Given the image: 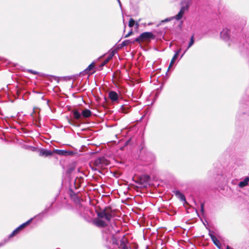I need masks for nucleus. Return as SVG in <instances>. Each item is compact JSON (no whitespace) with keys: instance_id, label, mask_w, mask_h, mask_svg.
I'll return each mask as SVG.
<instances>
[{"instance_id":"f257e3e1","label":"nucleus","mask_w":249,"mask_h":249,"mask_svg":"<svg viewBox=\"0 0 249 249\" xmlns=\"http://www.w3.org/2000/svg\"><path fill=\"white\" fill-rule=\"evenodd\" d=\"M190 1L191 0H184L182 1L181 4L182 5V6L181 7L178 14L175 17H173L174 18L177 20H179L182 18L185 11L188 9Z\"/></svg>"},{"instance_id":"f03ea898","label":"nucleus","mask_w":249,"mask_h":249,"mask_svg":"<svg viewBox=\"0 0 249 249\" xmlns=\"http://www.w3.org/2000/svg\"><path fill=\"white\" fill-rule=\"evenodd\" d=\"M154 36L151 32H144L141 34L138 37H137L135 41L138 43L141 42L149 40L150 39H154Z\"/></svg>"},{"instance_id":"7ed1b4c3","label":"nucleus","mask_w":249,"mask_h":249,"mask_svg":"<svg viewBox=\"0 0 249 249\" xmlns=\"http://www.w3.org/2000/svg\"><path fill=\"white\" fill-rule=\"evenodd\" d=\"M94 165L98 168H104L109 164V161L104 157H99L94 161Z\"/></svg>"},{"instance_id":"20e7f679","label":"nucleus","mask_w":249,"mask_h":249,"mask_svg":"<svg viewBox=\"0 0 249 249\" xmlns=\"http://www.w3.org/2000/svg\"><path fill=\"white\" fill-rule=\"evenodd\" d=\"M98 216L100 218L105 219L107 222H110L112 217V214L110 213L103 211L98 213Z\"/></svg>"},{"instance_id":"39448f33","label":"nucleus","mask_w":249,"mask_h":249,"mask_svg":"<svg viewBox=\"0 0 249 249\" xmlns=\"http://www.w3.org/2000/svg\"><path fill=\"white\" fill-rule=\"evenodd\" d=\"M230 31L227 28H224L220 33L221 38L226 41L230 39Z\"/></svg>"},{"instance_id":"423d86ee","label":"nucleus","mask_w":249,"mask_h":249,"mask_svg":"<svg viewBox=\"0 0 249 249\" xmlns=\"http://www.w3.org/2000/svg\"><path fill=\"white\" fill-rule=\"evenodd\" d=\"M32 219H30L28 221L26 222L25 223L21 224L20 226H19L18 227L17 229H16L12 233L10 234L9 237H12L13 236H14L16 234H17L18 231L21 230V229L23 228L25 226L29 224L30 222L32 221Z\"/></svg>"},{"instance_id":"0eeeda50","label":"nucleus","mask_w":249,"mask_h":249,"mask_svg":"<svg viewBox=\"0 0 249 249\" xmlns=\"http://www.w3.org/2000/svg\"><path fill=\"white\" fill-rule=\"evenodd\" d=\"M101 219V218H99L94 220V224L98 227H104L107 226L106 222Z\"/></svg>"},{"instance_id":"6e6552de","label":"nucleus","mask_w":249,"mask_h":249,"mask_svg":"<svg viewBox=\"0 0 249 249\" xmlns=\"http://www.w3.org/2000/svg\"><path fill=\"white\" fill-rule=\"evenodd\" d=\"M109 98L113 102L117 101L118 99V94L114 91H111L108 93Z\"/></svg>"},{"instance_id":"1a4fd4ad","label":"nucleus","mask_w":249,"mask_h":249,"mask_svg":"<svg viewBox=\"0 0 249 249\" xmlns=\"http://www.w3.org/2000/svg\"><path fill=\"white\" fill-rule=\"evenodd\" d=\"M52 152L46 149H41L39 152V155L44 157H48L52 155Z\"/></svg>"},{"instance_id":"9d476101","label":"nucleus","mask_w":249,"mask_h":249,"mask_svg":"<svg viewBox=\"0 0 249 249\" xmlns=\"http://www.w3.org/2000/svg\"><path fill=\"white\" fill-rule=\"evenodd\" d=\"M249 181V177H246L244 179V180L241 181L239 182L238 186L240 188L244 187L246 186L247 185H248Z\"/></svg>"},{"instance_id":"9b49d317","label":"nucleus","mask_w":249,"mask_h":249,"mask_svg":"<svg viewBox=\"0 0 249 249\" xmlns=\"http://www.w3.org/2000/svg\"><path fill=\"white\" fill-rule=\"evenodd\" d=\"M210 237H211V239L212 240L213 243H214V244L216 247L220 248V242L218 241V240L217 239V238L214 235H213V234H211Z\"/></svg>"},{"instance_id":"f8f14e48","label":"nucleus","mask_w":249,"mask_h":249,"mask_svg":"<svg viewBox=\"0 0 249 249\" xmlns=\"http://www.w3.org/2000/svg\"><path fill=\"white\" fill-rule=\"evenodd\" d=\"M82 116L84 118H88L91 115V112L90 110L86 109L82 111Z\"/></svg>"},{"instance_id":"ddd939ff","label":"nucleus","mask_w":249,"mask_h":249,"mask_svg":"<svg viewBox=\"0 0 249 249\" xmlns=\"http://www.w3.org/2000/svg\"><path fill=\"white\" fill-rule=\"evenodd\" d=\"M72 112H73L74 118L75 119L78 120L81 117V116H82L81 113L80 112H79L77 110H74L72 111Z\"/></svg>"},{"instance_id":"4468645a","label":"nucleus","mask_w":249,"mask_h":249,"mask_svg":"<svg viewBox=\"0 0 249 249\" xmlns=\"http://www.w3.org/2000/svg\"><path fill=\"white\" fill-rule=\"evenodd\" d=\"M194 43V35H193L191 37L190 41L188 44L187 49L184 51V53L181 55V57L184 55V54L186 53V52L187 51V50L193 45Z\"/></svg>"},{"instance_id":"2eb2a0df","label":"nucleus","mask_w":249,"mask_h":249,"mask_svg":"<svg viewBox=\"0 0 249 249\" xmlns=\"http://www.w3.org/2000/svg\"><path fill=\"white\" fill-rule=\"evenodd\" d=\"M56 153L60 155H67L70 154V152L66 150H57Z\"/></svg>"},{"instance_id":"dca6fc26","label":"nucleus","mask_w":249,"mask_h":249,"mask_svg":"<svg viewBox=\"0 0 249 249\" xmlns=\"http://www.w3.org/2000/svg\"><path fill=\"white\" fill-rule=\"evenodd\" d=\"M136 41L135 40L131 41V40H125L122 42L121 46L124 47L127 45L129 43H134Z\"/></svg>"},{"instance_id":"f3484780","label":"nucleus","mask_w":249,"mask_h":249,"mask_svg":"<svg viewBox=\"0 0 249 249\" xmlns=\"http://www.w3.org/2000/svg\"><path fill=\"white\" fill-rule=\"evenodd\" d=\"M176 195L178 196L181 201H185V197L182 193L179 191H177Z\"/></svg>"},{"instance_id":"a211bd4d","label":"nucleus","mask_w":249,"mask_h":249,"mask_svg":"<svg viewBox=\"0 0 249 249\" xmlns=\"http://www.w3.org/2000/svg\"><path fill=\"white\" fill-rule=\"evenodd\" d=\"M177 58H178V56H177V54H175L172 59L171 60V61L170 62V64L169 67L168 68V70L172 67V66L173 65V64L174 63L175 60L177 59Z\"/></svg>"},{"instance_id":"6ab92c4d","label":"nucleus","mask_w":249,"mask_h":249,"mask_svg":"<svg viewBox=\"0 0 249 249\" xmlns=\"http://www.w3.org/2000/svg\"><path fill=\"white\" fill-rule=\"evenodd\" d=\"M135 23V20L133 18H130L129 23H128V26L129 27H132Z\"/></svg>"},{"instance_id":"aec40b11","label":"nucleus","mask_w":249,"mask_h":249,"mask_svg":"<svg viewBox=\"0 0 249 249\" xmlns=\"http://www.w3.org/2000/svg\"><path fill=\"white\" fill-rule=\"evenodd\" d=\"M94 67V63H91L88 67L85 70L86 71H89L91 70Z\"/></svg>"},{"instance_id":"412c9836","label":"nucleus","mask_w":249,"mask_h":249,"mask_svg":"<svg viewBox=\"0 0 249 249\" xmlns=\"http://www.w3.org/2000/svg\"><path fill=\"white\" fill-rule=\"evenodd\" d=\"M174 18L173 17L168 18H165L164 20H161V22L163 23V22H168V21L172 20Z\"/></svg>"},{"instance_id":"4be33fe9","label":"nucleus","mask_w":249,"mask_h":249,"mask_svg":"<svg viewBox=\"0 0 249 249\" xmlns=\"http://www.w3.org/2000/svg\"><path fill=\"white\" fill-rule=\"evenodd\" d=\"M133 34V31L131 30L129 31L124 36V37H128Z\"/></svg>"},{"instance_id":"5701e85b","label":"nucleus","mask_w":249,"mask_h":249,"mask_svg":"<svg viewBox=\"0 0 249 249\" xmlns=\"http://www.w3.org/2000/svg\"><path fill=\"white\" fill-rule=\"evenodd\" d=\"M180 51H181V49H179L178 51H177L175 52V54H177V56H178L179 53L180 52Z\"/></svg>"},{"instance_id":"b1692460","label":"nucleus","mask_w":249,"mask_h":249,"mask_svg":"<svg viewBox=\"0 0 249 249\" xmlns=\"http://www.w3.org/2000/svg\"><path fill=\"white\" fill-rule=\"evenodd\" d=\"M29 71L30 72L32 73H34V74H36V73H37V72H36V71H34L31 70H29Z\"/></svg>"},{"instance_id":"393cba45","label":"nucleus","mask_w":249,"mask_h":249,"mask_svg":"<svg viewBox=\"0 0 249 249\" xmlns=\"http://www.w3.org/2000/svg\"><path fill=\"white\" fill-rule=\"evenodd\" d=\"M122 249H128L127 247L124 245H123Z\"/></svg>"},{"instance_id":"a878e982","label":"nucleus","mask_w":249,"mask_h":249,"mask_svg":"<svg viewBox=\"0 0 249 249\" xmlns=\"http://www.w3.org/2000/svg\"><path fill=\"white\" fill-rule=\"evenodd\" d=\"M201 211H203V205L201 204Z\"/></svg>"},{"instance_id":"bb28decb","label":"nucleus","mask_w":249,"mask_h":249,"mask_svg":"<svg viewBox=\"0 0 249 249\" xmlns=\"http://www.w3.org/2000/svg\"><path fill=\"white\" fill-rule=\"evenodd\" d=\"M118 3H119V5H120V7H121V1L118 2Z\"/></svg>"},{"instance_id":"cd10ccee","label":"nucleus","mask_w":249,"mask_h":249,"mask_svg":"<svg viewBox=\"0 0 249 249\" xmlns=\"http://www.w3.org/2000/svg\"><path fill=\"white\" fill-rule=\"evenodd\" d=\"M136 26H137V27L139 26V24H138V23H136Z\"/></svg>"},{"instance_id":"c85d7f7f","label":"nucleus","mask_w":249,"mask_h":249,"mask_svg":"<svg viewBox=\"0 0 249 249\" xmlns=\"http://www.w3.org/2000/svg\"><path fill=\"white\" fill-rule=\"evenodd\" d=\"M117 0L118 1V2L120 1V0Z\"/></svg>"},{"instance_id":"c756f323","label":"nucleus","mask_w":249,"mask_h":249,"mask_svg":"<svg viewBox=\"0 0 249 249\" xmlns=\"http://www.w3.org/2000/svg\"><path fill=\"white\" fill-rule=\"evenodd\" d=\"M117 0L118 1V2L120 1V0Z\"/></svg>"}]
</instances>
